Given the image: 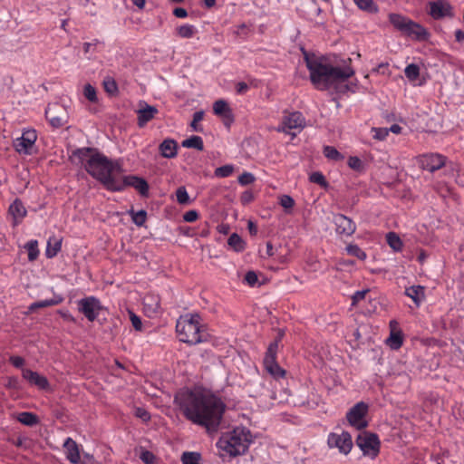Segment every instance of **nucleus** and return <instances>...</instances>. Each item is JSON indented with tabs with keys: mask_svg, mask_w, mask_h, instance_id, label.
Listing matches in <instances>:
<instances>
[{
	"mask_svg": "<svg viewBox=\"0 0 464 464\" xmlns=\"http://www.w3.org/2000/svg\"><path fill=\"white\" fill-rule=\"evenodd\" d=\"M175 400L188 420L205 427L209 433L218 431L225 405L216 396L200 391H189L179 394Z\"/></svg>",
	"mask_w": 464,
	"mask_h": 464,
	"instance_id": "obj_1",
	"label": "nucleus"
},
{
	"mask_svg": "<svg viewBox=\"0 0 464 464\" xmlns=\"http://www.w3.org/2000/svg\"><path fill=\"white\" fill-rule=\"evenodd\" d=\"M72 156L76 157L84 169L107 189L119 188L116 185V172L121 171V167L117 162L111 161L95 148L77 149L72 152Z\"/></svg>",
	"mask_w": 464,
	"mask_h": 464,
	"instance_id": "obj_2",
	"label": "nucleus"
},
{
	"mask_svg": "<svg viewBox=\"0 0 464 464\" xmlns=\"http://www.w3.org/2000/svg\"><path fill=\"white\" fill-rule=\"evenodd\" d=\"M304 60L310 72V80L319 90L337 88L338 84L344 82L354 74V71L350 66L334 67L324 63L322 58L314 55L311 57L306 53H304Z\"/></svg>",
	"mask_w": 464,
	"mask_h": 464,
	"instance_id": "obj_3",
	"label": "nucleus"
},
{
	"mask_svg": "<svg viewBox=\"0 0 464 464\" xmlns=\"http://www.w3.org/2000/svg\"><path fill=\"white\" fill-rule=\"evenodd\" d=\"M249 430L235 429L230 434L222 436L218 441L220 450L230 456L236 457L244 454L251 442Z\"/></svg>",
	"mask_w": 464,
	"mask_h": 464,
	"instance_id": "obj_4",
	"label": "nucleus"
},
{
	"mask_svg": "<svg viewBox=\"0 0 464 464\" xmlns=\"http://www.w3.org/2000/svg\"><path fill=\"white\" fill-rule=\"evenodd\" d=\"M198 314L181 316L176 324V332L180 342L188 344H198L205 341L204 333L199 324Z\"/></svg>",
	"mask_w": 464,
	"mask_h": 464,
	"instance_id": "obj_5",
	"label": "nucleus"
},
{
	"mask_svg": "<svg viewBox=\"0 0 464 464\" xmlns=\"http://www.w3.org/2000/svg\"><path fill=\"white\" fill-rule=\"evenodd\" d=\"M356 444L364 455L375 458L380 452V440L376 434L363 432L357 436Z\"/></svg>",
	"mask_w": 464,
	"mask_h": 464,
	"instance_id": "obj_6",
	"label": "nucleus"
},
{
	"mask_svg": "<svg viewBox=\"0 0 464 464\" xmlns=\"http://www.w3.org/2000/svg\"><path fill=\"white\" fill-rule=\"evenodd\" d=\"M116 185L119 186V188H113L112 191H121L123 190L126 187L134 188L142 197L149 196V184L148 182L140 177L129 175L123 177V179H117Z\"/></svg>",
	"mask_w": 464,
	"mask_h": 464,
	"instance_id": "obj_7",
	"label": "nucleus"
},
{
	"mask_svg": "<svg viewBox=\"0 0 464 464\" xmlns=\"http://www.w3.org/2000/svg\"><path fill=\"white\" fill-rule=\"evenodd\" d=\"M276 353H277V343L276 342H272L266 353V356L264 358V365L266 370L275 378L284 377L285 374V371L283 370L279 364L276 362Z\"/></svg>",
	"mask_w": 464,
	"mask_h": 464,
	"instance_id": "obj_8",
	"label": "nucleus"
},
{
	"mask_svg": "<svg viewBox=\"0 0 464 464\" xmlns=\"http://www.w3.org/2000/svg\"><path fill=\"white\" fill-rule=\"evenodd\" d=\"M368 411V405L363 401L356 403L346 415L349 423L357 430H362L367 427L368 422L364 417Z\"/></svg>",
	"mask_w": 464,
	"mask_h": 464,
	"instance_id": "obj_9",
	"label": "nucleus"
},
{
	"mask_svg": "<svg viewBox=\"0 0 464 464\" xmlns=\"http://www.w3.org/2000/svg\"><path fill=\"white\" fill-rule=\"evenodd\" d=\"M45 115L51 125L55 128L62 127L68 121L67 110L59 103L49 105L45 111Z\"/></svg>",
	"mask_w": 464,
	"mask_h": 464,
	"instance_id": "obj_10",
	"label": "nucleus"
},
{
	"mask_svg": "<svg viewBox=\"0 0 464 464\" xmlns=\"http://www.w3.org/2000/svg\"><path fill=\"white\" fill-rule=\"evenodd\" d=\"M102 309L100 301L94 296L85 297L78 301V310L90 321L93 322Z\"/></svg>",
	"mask_w": 464,
	"mask_h": 464,
	"instance_id": "obj_11",
	"label": "nucleus"
},
{
	"mask_svg": "<svg viewBox=\"0 0 464 464\" xmlns=\"http://www.w3.org/2000/svg\"><path fill=\"white\" fill-rule=\"evenodd\" d=\"M429 6V14L435 20H440L445 17H454L453 6L448 0L430 2Z\"/></svg>",
	"mask_w": 464,
	"mask_h": 464,
	"instance_id": "obj_12",
	"label": "nucleus"
},
{
	"mask_svg": "<svg viewBox=\"0 0 464 464\" xmlns=\"http://www.w3.org/2000/svg\"><path fill=\"white\" fill-rule=\"evenodd\" d=\"M328 445L331 448H337L343 454H348L353 447L352 437L346 431L341 434L331 433L328 437Z\"/></svg>",
	"mask_w": 464,
	"mask_h": 464,
	"instance_id": "obj_13",
	"label": "nucleus"
},
{
	"mask_svg": "<svg viewBox=\"0 0 464 464\" xmlns=\"http://www.w3.org/2000/svg\"><path fill=\"white\" fill-rule=\"evenodd\" d=\"M304 126L305 121L302 113L299 111H294L283 117L282 124L277 128V131L290 133L288 130H302L304 128Z\"/></svg>",
	"mask_w": 464,
	"mask_h": 464,
	"instance_id": "obj_14",
	"label": "nucleus"
},
{
	"mask_svg": "<svg viewBox=\"0 0 464 464\" xmlns=\"http://www.w3.org/2000/svg\"><path fill=\"white\" fill-rule=\"evenodd\" d=\"M137 113V124L140 128L144 127L149 121L156 117L159 111L155 106L149 105L146 102H139Z\"/></svg>",
	"mask_w": 464,
	"mask_h": 464,
	"instance_id": "obj_15",
	"label": "nucleus"
},
{
	"mask_svg": "<svg viewBox=\"0 0 464 464\" xmlns=\"http://www.w3.org/2000/svg\"><path fill=\"white\" fill-rule=\"evenodd\" d=\"M446 163V159L440 154H426L419 159L420 169L434 172L441 169Z\"/></svg>",
	"mask_w": 464,
	"mask_h": 464,
	"instance_id": "obj_16",
	"label": "nucleus"
},
{
	"mask_svg": "<svg viewBox=\"0 0 464 464\" xmlns=\"http://www.w3.org/2000/svg\"><path fill=\"white\" fill-rule=\"evenodd\" d=\"M213 111L222 119L224 125L227 128L234 122V115L231 108L224 100H218L213 104Z\"/></svg>",
	"mask_w": 464,
	"mask_h": 464,
	"instance_id": "obj_17",
	"label": "nucleus"
},
{
	"mask_svg": "<svg viewBox=\"0 0 464 464\" xmlns=\"http://www.w3.org/2000/svg\"><path fill=\"white\" fill-rule=\"evenodd\" d=\"M36 132L35 130H26L24 131L20 138H17L14 140V146L19 153H29V150L33 147L36 140Z\"/></svg>",
	"mask_w": 464,
	"mask_h": 464,
	"instance_id": "obj_18",
	"label": "nucleus"
},
{
	"mask_svg": "<svg viewBox=\"0 0 464 464\" xmlns=\"http://www.w3.org/2000/svg\"><path fill=\"white\" fill-rule=\"evenodd\" d=\"M336 232L340 235L351 236L355 232L356 226L354 222L343 214L334 217Z\"/></svg>",
	"mask_w": 464,
	"mask_h": 464,
	"instance_id": "obj_19",
	"label": "nucleus"
},
{
	"mask_svg": "<svg viewBox=\"0 0 464 464\" xmlns=\"http://www.w3.org/2000/svg\"><path fill=\"white\" fill-rule=\"evenodd\" d=\"M22 373L23 377L31 384H34L43 390H45L49 387L48 380L44 376L40 375L38 372L29 369H23Z\"/></svg>",
	"mask_w": 464,
	"mask_h": 464,
	"instance_id": "obj_20",
	"label": "nucleus"
},
{
	"mask_svg": "<svg viewBox=\"0 0 464 464\" xmlns=\"http://www.w3.org/2000/svg\"><path fill=\"white\" fill-rule=\"evenodd\" d=\"M143 305L145 313L152 317L159 313L160 309V299L159 295L149 294L143 298Z\"/></svg>",
	"mask_w": 464,
	"mask_h": 464,
	"instance_id": "obj_21",
	"label": "nucleus"
},
{
	"mask_svg": "<svg viewBox=\"0 0 464 464\" xmlns=\"http://www.w3.org/2000/svg\"><path fill=\"white\" fill-rule=\"evenodd\" d=\"M403 33L416 40H426L429 36L428 31L420 24L410 20Z\"/></svg>",
	"mask_w": 464,
	"mask_h": 464,
	"instance_id": "obj_22",
	"label": "nucleus"
},
{
	"mask_svg": "<svg viewBox=\"0 0 464 464\" xmlns=\"http://www.w3.org/2000/svg\"><path fill=\"white\" fill-rule=\"evenodd\" d=\"M159 150L163 158L173 159L178 153V143L173 139H166L160 144Z\"/></svg>",
	"mask_w": 464,
	"mask_h": 464,
	"instance_id": "obj_23",
	"label": "nucleus"
},
{
	"mask_svg": "<svg viewBox=\"0 0 464 464\" xmlns=\"http://www.w3.org/2000/svg\"><path fill=\"white\" fill-rule=\"evenodd\" d=\"M63 447L66 451V457L70 460V462L76 464L80 461V451L77 443L71 438H68Z\"/></svg>",
	"mask_w": 464,
	"mask_h": 464,
	"instance_id": "obj_24",
	"label": "nucleus"
},
{
	"mask_svg": "<svg viewBox=\"0 0 464 464\" xmlns=\"http://www.w3.org/2000/svg\"><path fill=\"white\" fill-rule=\"evenodd\" d=\"M8 211L14 218V226H16L26 215V209L20 199H15L10 205Z\"/></svg>",
	"mask_w": 464,
	"mask_h": 464,
	"instance_id": "obj_25",
	"label": "nucleus"
},
{
	"mask_svg": "<svg viewBox=\"0 0 464 464\" xmlns=\"http://www.w3.org/2000/svg\"><path fill=\"white\" fill-rule=\"evenodd\" d=\"M405 295L419 306L421 301L425 299V288L422 285H412L406 288Z\"/></svg>",
	"mask_w": 464,
	"mask_h": 464,
	"instance_id": "obj_26",
	"label": "nucleus"
},
{
	"mask_svg": "<svg viewBox=\"0 0 464 464\" xmlns=\"http://www.w3.org/2000/svg\"><path fill=\"white\" fill-rule=\"evenodd\" d=\"M63 297L55 296L51 299H46V300L33 303L28 307V312L26 314L34 313V311H36L37 309H40V308H45V307H49V306L57 305L59 304H61L63 302Z\"/></svg>",
	"mask_w": 464,
	"mask_h": 464,
	"instance_id": "obj_27",
	"label": "nucleus"
},
{
	"mask_svg": "<svg viewBox=\"0 0 464 464\" xmlns=\"http://www.w3.org/2000/svg\"><path fill=\"white\" fill-rule=\"evenodd\" d=\"M184 148H192L199 151L204 150L203 140L201 137L193 135L187 140H184L181 143Z\"/></svg>",
	"mask_w": 464,
	"mask_h": 464,
	"instance_id": "obj_28",
	"label": "nucleus"
},
{
	"mask_svg": "<svg viewBox=\"0 0 464 464\" xmlns=\"http://www.w3.org/2000/svg\"><path fill=\"white\" fill-rule=\"evenodd\" d=\"M389 20L395 28L401 32L404 31L405 27L410 22V19L398 14H391L389 15Z\"/></svg>",
	"mask_w": 464,
	"mask_h": 464,
	"instance_id": "obj_29",
	"label": "nucleus"
},
{
	"mask_svg": "<svg viewBox=\"0 0 464 464\" xmlns=\"http://www.w3.org/2000/svg\"><path fill=\"white\" fill-rule=\"evenodd\" d=\"M62 239L50 238L47 243L45 255L47 257L52 258L55 256L61 250Z\"/></svg>",
	"mask_w": 464,
	"mask_h": 464,
	"instance_id": "obj_30",
	"label": "nucleus"
},
{
	"mask_svg": "<svg viewBox=\"0 0 464 464\" xmlns=\"http://www.w3.org/2000/svg\"><path fill=\"white\" fill-rule=\"evenodd\" d=\"M18 421L26 426H34L39 422L38 417L29 411H24L18 414L17 416Z\"/></svg>",
	"mask_w": 464,
	"mask_h": 464,
	"instance_id": "obj_31",
	"label": "nucleus"
},
{
	"mask_svg": "<svg viewBox=\"0 0 464 464\" xmlns=\"http://www.w3.org/2000/svg\"><path fill=\"white\" fill-rule=\"evenodd\" d=\"M227 244L237 252H241L245 249L246 243L237 233H233L227 240Z\"/></svg>",
	"mask_w": 464,
	"mask_h": 464,
	"instance_id": "obj_32",
	"label": "nucleus"
},
{
	"mask_svg": "<svg viewBox=\"0 0 464 464\" xmlns=\"http://www.w3.org/2000/svg\"><path fill=\"white\" fill-rule=\"evenodd\" d=\"M402 334L400 330L391 331L390 337L387 339V343L392 349H399L402 345Z\"/></svg>",
	"mask_w": 464,
	"mask_h": 464,
	"instance_id": "obj_33",
	"label": "nucleus"
},
{
	"mask_svg": "<svg viewBox=\"0 0 464 464\" xmlns=\"http://www.w3.org/2000/svg\"><path fill=\"white\" fill-rule=\"evenodd\" d=\"M387 243L394 251H400L402 247V241L394 232H389L386 236Z\"/></svg>",
	"mask_w": 464,
	"mask_h": 464,
	"instance_id": "obj_34",
	"label": "nucleus"
},
{
	"mask_svg": "<svg viewBox=\"0 0 464 464\" xmlns=\"http://www.w3.org/2000/svg\"><path fill=\"white\" fill-rule=\"evenodd\" d=\"M103 87L110 95H116L119 92L115 80L111 77H106L103 80Z\"/></svg>",
	"mask_w": 464,
	"mask_h": 464,
	"instance_id": "obj_35",
	"label": "nucleus"
},
{
	"mask_svg": "<svg viewBox=\"0 0 464 464\" xmlns=\"http://www.w3.org/2000/svg\"><path fill=\"white\" fill-rule=\"evenodd\" d=\"M28 251L29 261H34L39 255L38 244L36 240H32L26 243L24 246Z\"/></svg>",
	"mask_w": 464,
	"mask_h": 464,
	"instance_id": "obj_36",
	"label": "nucleus"
},
{
	"mask_svg": "<svg viewBox=\"0 0 464 464\" xmlns=\"http://www.w3.org/2000/svg\"><path fill=\"white\" fill-rule=\"evenodd\" d=\"M356 5L362 9L370 13H375L378 11L377 6L374 5L372 0H353Z\"/></svg>",
	"mask_w": 464,
	"mask_h": 464,
	"instance_id": "obj_37",
	"label": "nucleus"
},
{
	"mask_svg": "<svg viewBox=\"0 0 464 464\" xmlns=\"http://www.w3.org/2000/svg\"><path fill=\"white\" fill-rule=\"evenodd\" d=\"M181 460L183 464H199L200 454L198 452H184Z\"/></svg>",
	"mask_w": 464,
	"mask_h": 464,
	"instance_id": "obj_38",
	"label": "nucleus"
},
{
	"mask_svg": "<svg viewBox=\"0 0 464 464\" xmlns=\"http://www.w3.org/2000/svg\"><path fill=\"white\" fill-rule=\"evenodd\" d=\"M324 154L329 160H341L343 159V156L332 146H325L324 148Z\"/></svg>",
	"mask_w": 464,
	"mask_h": 464,
	"instance_id": "obj_39",
	"label": "nucleus"
},
{
	"mask_svg": "<svg viewBox=\"0 0 464 464\" xmlns=\"http://www.w3.org/2000/svg\"><path fill=\"white\" fill-rule=\"evenodd\" d=\"M404 72L410 81H415L420 75V68L418 65L411 63L405 68Z\"/></svg>",
	"mask_w": 464,
	"mask_h": 464,
	"instance_id": "obj_40",
	"label": "nucleus"
},
{
	"mask_svg": "<svg viewBox=\"0 0 464 464\" xmlns=\"http://www.w3.org/2000/svg\"><path fill=\"white\" fill-rule=\"evenodd\" d=\"M83 95L91 102H96L98 101L96 89L90 83L84 85Z\"/></svg>",
	"mask_w": 464,
	"mask_h": 464,
	"instance_id": "obj_41",
	"label": "nucleus"
},
{
	"mask_svg": "<svg viewBox=\"0 0 464 464\" xmlns=\"http://www.w3.org/2000/svg\"><path fill=\"white\" fill-rule=\"evenodd\" d=\"M131 218L134 224L140 227L142 226L147 219V212L143 209L139 210L137 212H134L133 210L130 211Z\"/></svg>",
	"mask_w": 464,
	"mask_h": 464,
	"instance_id": "obj_42",
	"label": "nucleus"
},
{
	"mask_svg": "<svg viewBox=\"0 0 464 464\" xmlns=\"http://www.w3.org/2000/svg\"><path fill=\"white\" fill-rule=\"evenodd\" d=\"M346 251L349 255L356 256L361 260L366 258V254L357 245H348Z\"/></svg>",
	"mask_w": 464,
	"mask_h": 464,
	"instance_id": "obj_43",
	"label": "nucleus"
},
{
	"mask_svg": "<svg viewBox=\"0 0 464 464\" xmlns=\"http://www.w3.org/2000/svg\"><path fill=\"white\" fill-rule=\"evenodd\" d=\"M309 180L313 183L320 185L323 188L328 187V182L321 172L316 171L312 173L309 177Z\"/></svg>",
	"mask_w": 464,
	"mask_h": 464,
	"instance_id": "obj_44",
	"label": "nucleus"
},
{
	"mask_svg": "<svg viewBox=\"0 0 464 464\" xmlns=\"http://www.w3.org/2000/svg\"><path fill=\"white\" fill-rule=\"evenodd\" d=\"M194 33H195V28L193 25L185 24V25H181L178 28L179 35L183 38H190L193 36Z\"/></svg>",
	"mask_w": 464,
	"mask_h": 464,
	"instance_id": "obj_45",
	"label": "nucleus"
},
{
	"mask_svg": "<svg viewBox=\"0 0 464 464\" xmlns=\"http://www.w3.org/2000/svg\"><path fill=\"white\" fill-rule=\"evenodd\" d=\"M177 201L179 204L186 205L189 203V197L185 187H179L176 191Z\"/></svg>",
	"mask_w": 464,
	"mask_h": 464,
	"instance_id": "obj_46",
	"label": "nucleus"
},
{
	"mask_svg": "<svg viewBox=\"0 0 464 464\" xmlns=\"http://www.w3.org/2000/svg\"><path fill=\"white\" fill-rule=\"evenodd\" d=\"M234 168L232 165H225L219 168H217L215 170V175L219 178H226L230 176L233 173Z\"/></svg>",
	"mask_w": 464,
	"mask_h": 464,
	"instance_id": "obj_47",
	"label": "nucleus"
},
{
	"mask_svg": "<svg viewBox=\"0 0 464 464\" xmlns=\"http://www.w3.org/2000/svg\"><path fill=\"white\" fill-rule=\"evenodd\" d=\"M203 117H204V111H196L194 113L193 120H192V121L190 123V127L192 128L193 130H195V131H202V128L198 125V122L202 121Z\"/></svg>",
	"mask_w": 464,
	"mask_h": 464,
	"instance_id": "obj_48",
	"label": "nucleus"
},
{
	"mask_svg": "<svg viewBox=\"0 0 464 464\" xmlns=\"http://www.w3.org/2000/svg\"><path fill=\"white\" fill-rule=\"evenodd\" d=\"M348 166L356 171H362L363 169L362 161L358 157H350L348 159Z\"/></svg>",
	"mask_w": 464,
	"mask_h": 464,
	"instance_id": "obj_49",
	"label": "nucleus"
},
{
	"mask_svg": "<svg viewBox=\"0 0 464 464\" xmlns=\"http://www.w3.org/2000/svg\"><path fill=\"white\" fill-rule=\"evenodd\" d=\"M279 203L285 209H291L295 206V200L288 195H283L279 198Z\"/></svg>",
	"mask_w": 464,
	"mask_h": 464,
	"instance_id": "obj_50",
	"label": "nucleus"
},
{
	"mask_svg": "<svg viewBox=\"0 0 464 464\" xmlns=\"http://www.w3.org/2000/svg\"><path fill=\"white\" fill-rule=\"evenodd\" d=\"M256 180L255 176L250 172H244L238 177V182L242 186L252 184Z\"/></svg>",
	"mask_w": 464,
	"mask_h": 464,
	"instance_id": "obj_51",
	"label": "nucleus"
},
{
	"mask_svg": "<svg viewBox=\"0 0 464 464\" xmlns=\"http://www.w3.org/2000/svg\"><path fill=\"white\" fill-rule=\"evenodd\" d=\"M369 291V289H364L355 292L352 296V305H356L360 301L363 300Z\"/></svg>",
	"mask_w": 464,
	"mask_h": 464,
	"instance_id": "obj_52",
	"label": "nucleus"
},
{
	"mask_svg": "<svg viewBox=\"0 0 464 464\" xmlns=\"http://www.w3.org/2000/svg\"><path fill=\"white\" fill-rule=\"evenodd\" d=\"M140 459L146 464H152L155 459V456L149 450H142Z\"/></svg>",
	"mask_w": 464,
	"mask_h": 464,
	"instance_id": "obj_53",
	"label": "nucleus"
},
{
	"mask_svg": "<svg viewBox=\"0 0 464 464\" xmlns=\"http://www.w3.org/2000/svg\"><path fill=\"white\" fill-rule=\"evenodd\" d=\"M130 319L131 321L132 326L135 330L140 331L142 328V323L140 318L136 315L134 313H130Z\"/></svg>",
	"mask_w": 464,
	"mask_h": 464,
	"instance_id": "obj_54",
	"label": "nucleus"
},
{
	"mask_svg": "<svg viewBox=\"0 0 464 464\" xmlns=\"http://www.w3.org/2000/svg\"><path fill=\"white\" fill-rule=\"evenodd\" d=\"M135 416L143 421H148L150 419V413L145 409L140 407L135 409Z\"/></svg>",
	"mask_w": 464,
	"mask_h": 464,
	"instance_id": "obj_55",
	"label": "nucleus"
},
{
	"mask_svg": "<svg viewBox=\"0 0 464 464\" xmlns=\"http://www.w3.org/2000/svg\"><path fill=\"white\" fill-rule=\"evenodd\" d=\"M253 199H254V195H253L252 191H250V190L244 191L240 197V201L243 205L249 204L250 202L253 201Z\"/></svg>",
	"mask_w": 464,
	"mask_h": 464,
	"instance_id": "obj_56",
	"label": "nucleus"
},
{
	"mask_svg": "<svg viewBox=\"0 0 464 464\" xmlns=\"http://www.w3.org/2000/svg\"><path fill=\"white\" fill-rule=\"evenodd\" d=\"M245 281L253 286L257 282V275L254 271H248L245 276Z\"/></svg>",
	"mask_w": 464,
	"mask_h": 464,
	"instance_id": "obj_57",
	"label": "nucleus"
},
{
	"mask_svg": "<svg viewBox=\"0 0 464 464\" xmlns=\"http://www.w3.org/2000/svg\"><path fill=\"white\" fill-rule=\"evenodd\" d=\"M198 213L196 210H188L183 215V219L186 222H194L198 219Z\"/></svg>",
	"mask_w": 464,
	"mask_h": 464,
	"instance_id": "obj_58",
	"label": "nucleus"
},
{
	"mask_svg": "<svg viewBox=\"0 0 464 464\" xmlns=\"http://www.w3.org/2000/svg\"><path fill=\"white\" fill-rule=\"evenodd\" d=\"M372 131L374 134V139L376 140H383L388 135V130L387 129H382V128H372Z\"/></svg>",
	"mask_w": 464,
	"mask_h": 464,
	"instance_id": "obj_59",
	"label": "nucleus"
},
{
	"mask_svg": "<svg viewBox=\"0 0 464 464\" xmlns=\"http://www.w3.org/2000/svg\"><path fill=\"white\" fill-rule=\"evenodd\" d=\"M99 41L97 39L93 40L92 43H84L83 44V51L84 53H89L90 52H93L96 48L97 44Z\"/></svg>",
	"mask_w": 464,
	"mask_h": 464,
	"instance_id": "obj_60",
	"label": "nucleus"
},
{
	"mask_svg": "<svg viewBox=\"0 0 464 464\" xmlns=\"http://www.w3.org/2000/svg\"><path fill=\"white\" fill-rule=\"evenodd\" d=\"M9 361L16 368H21L24 363V358L20 356H11Z\"/></svg>",
	"mask_w": 464,
	"mask_h": 464,
	"instance_id": "obj_61",
	"label": "nucleus"
},
{
	"mask_svg": "<svg viewBox=\"0 0 464 464\" xmlns=\"http://www.w3.org/2000/svg\"><path fill=\"white\" fill-rule=\"evenodd\" d=\"M173 14L179 18H184L188 15L187 10L182 7H177L173 11Z\"/></svg>",
	"mask_w": 464,
	"mask_h": 464,
	"instance_id": "obj_62",
	"label": "nucleus"
},
{
	"mask_svg": "<svg viewBox=\"0 0 464 464\" xmlns=\"http://www.w3.org/2000/svg\"><path fill=\"white\" fill-rule=\"evenodd\" d=\"M247 228H248V231L250 233V235L252 236H256V233H257V227L256 225L251 221V220H248L247 222Z\"/></svg>",
	"mask_w": 464,
	"mask_h": 464,
	"instance_id": "obj_63",
	"label": "nucleus"
},
{
	"mask_svg": "<svg viewBox=\"0 0 464 464\" xmlns=\"http://www.w3.org/2000/svg\"><path fill=\"white\" fill-rule=\"evenodd\" d=\"M248 90V86L246 82H240L237 84V93H244Z\"/></svg>",
	"mask_w": 464,
	"mask_h": 464,
	"instance_id": "obj_64",
	"label": "nucleus"
}]
</instances>
